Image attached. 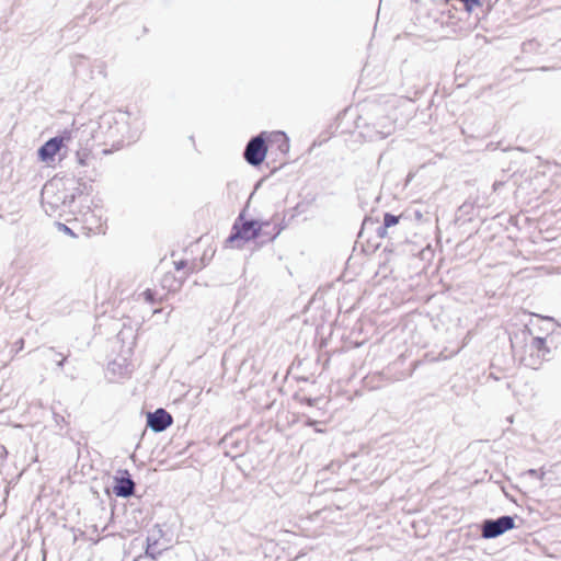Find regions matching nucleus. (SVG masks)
<instances>
[{"instance_id": "4468645a", "label": "nucleus", "mask_w": 561, "mask_h": 561, "mask_svg": "<svg viewBox=\"0 0 561 561\" xmlns=\"http://www.w3.org/2000/svg\"><path fill=\"white\" fill-rule=\"evenodd\" d=\"M146 550L144 554L138 556L134 561H156L162 553V549H158V538L148 536L146 539Z\"/></svg>"}, {"instance_id": "a878e982", "label": "nucleus", "mask_w": 561, "mask_h": 561, "mask_svg": "<svg viewBox=\"0 0 561 561\" xmlns=\"http://www.w3.org/2000/svg\"><path fill=\"white\" fill-rule=\"evenodd\" d=\"M56 355H57L58 357H60L59 359H55V360H56L57 366L62 367V366H64V364H65V362H66V359H67V356H65V355H62V354H60V353H56Z\"/></svg>"}, {"instance_id": "9d476101", "label": "nucleus", "mask_w": 561, "mask_h": 561, "mask_svg": "<svg viewBox=\"0 0 561 561\" xmlns=\"http://www.w3.org/2000/svg\"><path fill=\"white\" fill-rule=\"evenodd\" d=\"M135 482L128 470H118L114 476L113 492L117 497L128 499L135 493Z\"/></svg>"}, {"instance_id": "a211bd4d", "label": "nucleus", "mask_w": 561, "mask_h": 561, "mask_svg": "<svg viewBox=\"0 0 561 561\" xmlns=\"http://www.w3.org/2000/svg\"><path fill=\"white\" fill-rule=\"evenodd\" d=\"M277 136L283 137L282 144L278 146V149L282 153H286L289 150V140L285 133L279 131Z\"/></svg>"}, {"instance_id": "f8f14e48", "label": "nucleus", "mask_w": 561, "mask_h": 561, "mask_svg": "<svg viewBox=\"0 0 561 561\" xmlns=\"http://www.w3.org/2000/svg\"><path fill=\"white\" fill-rule=\"evenodd\" d=\"M62 149V138L53 137L45 141L37 150L38 159L43 162L54 161V158Z\"/></svg>"}, {"instance_id": "c9c22d12", "label": "nucleus", "mask_w": 561, "mask_h": 561, "mask_svg": "<svg viewBox=\"0 0 561 561\" xmlns=\"http://www.w3.org/2000/svg\"><path fill=\"white\" fill-rule=\"evenodd\" d=\"M414 176V173L410 172L407 176V182H409Z\"/></svg>"}, {"instance_id": "39448f33", "label": "nucleus", "mask_w": 561, "mask_h": 561, "mask_svg": "<svg viewBox=\"0 0 561 561\" xmlns=\"http://www.w3.org/2000/svg\"><path fill=\"white\" fill-rule=\"evenodd\" d=\"M526 351L536 352V356H520V363L528 368L538 369L542 362L550 354L546 337L531 336L530 343L526 344Z\"/></svg>"}, {"instance_id": "ddd939ff", "label": "nucleus", "mask_w": 561, "mask_h": 561, "mask_svg": "<svg viewBox=\"0 0 561 561\" xmlns=\"http://www.w3.org/2000/svg\"><path fill=\"white\" fill-rule=\"evenodd\" d=\"M404 240L401 242V252L411 257L421 256V243L419 240V233L413 237L412 232L403 233Z\"/></svg>"}, {"instance_id": "f257e3e1", "label": "nucleus", "mask_w": 561, "mask_h": 561, "mask_svg": "<svg viewBox=\"0 0 561 561\" xmlns=\"http://www.w3.org/2000/svg\"><path fill=\"white\" fill-rule=\"evenodd\" d=\"M357 128L365 140L377 141L390 136L396 130V123L382 106L375 105L369 113L358 116Z\"/></svg>"}, {"instance_id": "e433bc0d", "label": "nucleus", "mask_w": 561, "mask_h": 561, "mask_svg": "<svg viewBox=\"0 0 561 561\" xmlns=\"http://www.w3.org/2000/svg\"><path fill=\"white\" fill-rule=\"evenodd\" d=\"M407 35H413L414 33L412 31H409L405 33Z\"/></svg>"}, {"instance_id": "2f4dec72", "label": "nucleus", "mask_w": 561, "mask_h": 561, "mask_svg": "<svg viewBox=\"0 0 561 561\" xmlns=\"http://www.w3.org/2000/svg\"><path fill=\"white\" fill-rule=\"evenodd\" d=\"M318 422L316 420H312V419H307L306 421V425L308 426H313L316 425Z\"/></svg>"}, {"instance_id": "6e6552de", "label": "nucleus", "mask_w": 561, "mask_h": 561, "mask_svg": "<svg viewBox=\"0 0 561 561\" xmlns=\"http://www.w3.org/2000/svg\"><path fill=\"white\" fill-rule=\"evenodd\" d=\"M515 527L513 516L503 515L495 519H484L481 524V535L484 539L496 538Z\"/></svg>"}, {"instance_id": "bb28decb", "label": "nucleus", "mask_w": 561, "mask_h": 561, "mask_svg": "<svg viewBox=\"0 0 561 561\" xmlns=\"http://www.w3.org/2000/svg\"><path fill=\"white\" fill-rule=\"evenodd\" d=\"M186 265H187V262L185 260H181L179 262H175V268L178 271L183 270L184 267H186Z\"/></svg>"}, {"instance_id": "aec40b11", "label": "nucleus", "mask_w": 561, "mask_h": 561, "mask_svg": "<svg viewBox=\"0 0 561 561\" xmlns=\"http://www.w3.org/2000/svg\"><path fill=\"white\" fill-rule=\"evenodd\" d=\"M319 401H320V398L302 397L300 399L301 403L307 404L309 407L316 405Z\"/></svg>"}, {"instance_id": "c756f323", "label": "nucleus", "mask_w": 561, "mask_h": 561, "mask_svg": "<svg viewBox=\"0 0 561 561\" xmlns=\"http://www.w3.org/2000/svg\"><path fill=\"white\" fill-rule=\"evenodd\" d=\"M522 356H536V352L526 351V345L524 346V354Z\"/></svg>"}, {"instance_id": "9b49d317", "label": "nucleus", "mask_w": 561, "mask_h": 561, "mask_svg": "<svg viewBox=\"0 0 561 561\" xmlns=\"http://www.w3.org/2000/svg\"><path fill=\"white\" fill-rule=\"evenodd\" d=\"M173 423L172 415L164 410L159 408L153 412L147 413V427L154 433H161L170 427Z\"/></svg>"}, {"instance_id": "473e14b6", "label": "nucleus", "mask_w": 561, "mask_h": 561, "mask_svg": "<svg viewBox=\"0 0 561 561\" xmlns=\"http://www.w3.org/2000/svg\"><path fill=\"white\" fill-rule=\"evenodd\" d=\"M518 339V335H515V337H511V344H512V347L513 350H516V340Z\"/></svg>"}, {"instance_id": "1a4fd4ad", "label": "nucleus", "mask_w": 561, "mask_h": 561, "mask_svg": "<svg viewBox=\"0 0 561 561\" xmlns=\"http://www.w3.org/2000/svg\"><path fill=\"white\" fill-rule=\"evenodd\" d=\"M260 225H262L259 236L261 245L273 242L287 226L285 215L278 213L274 214L268 220H260Z\"/></svg>"}, {"instance_id": "c85d7f7f", "label": "nucleus", "mask_w": 561, "mask_h": 561, "mask_svg": "<svg viewBox=\"0 0 561 561\" xmlns=\"http://www.w3.org/2000/svg\"><path fill=\"white\" fill-rule=\"evenodd\" d=\"M503 185H504V182H502V181L494 182L493 183V191L494 192L499 191Z\"/></svg>"}, {"instance_id": "7c9ffc66", "label": "nucleus", "mask_w": 561, "mask_h": 561, "mask_svg": "<svg viewBox=\"0 0 561 561\" xmlns=\"http://www.w3.org/2000/svg\"><path fill=\"white\" fill-rule=\"evenodd\" d=\"M367 222H368V218H365L364 221H363V225H362V229H360L359 234H358L359 238L363 236V232H364V229H365Z\"/></svg>"}, {"instance_id": "f704fd0d", "label": "nucleus", "mask_w": 561, "mask_h": 561, "mask_svg": "<svg viewBox=\"0 0 561 561\" xmlns=\"http://www.w3.org/2000/svg\"><path fill=\"white\" fill-rule=\"evenodd\" d=\"M528 474H530V476H537V470H535V469H530V470H528Z\"/></svg>"}, {"instance_id": "72a5a7b5", "label": "nucleus", "mask_w": 561, "mask_h": 561, "mask_svg": "<svg viewBox=\"0 0 561 561\" xmlns=\"http://www.w3.org/2000/svg\"><path fill=\"white\" fill-rule=\"evenodd\" d=\"M529 335H530L529 331H523L522 332L523 341H526Z\"/></svg>"}, {"instance_id": "4be33fe9", "label": "nucleus", "mask_w": 561, "mask_h": 561, "mask_svg": "<svg viewBox=\"0 0 561 561\" xmlns=\"http://www.w3.org/2000/svg\"><path fill=\"white\" fill-rule=\"evenodd\" d=\"M463 7L466 8L467 12H470L472 10L473 5H479V0H462Z\"/></svg>"}, {"instance_id": "20e7f679", "label": "nucleus", "mask_w": 561, "mask_h": 561, "mask_svg": "<svg viewBox=\"0 0 561 561\" xmlns=\"http://www.w3.org/2000/svg\"><path fill=\"white\" fill-rule=\"evenodd\" d=\"M266 139V131H262L245 145L243 158L250 165L259 167L264 161L267 153Z\"/></svg>"}, {"instance_id": "dca6fc26", "label": "nucleus", "mask_w": 561, "mask_h": 561, "mask_svg": "<svg viewBox=\"0 0 561 561\" xmlns=\"http://www.w3.org/2000/svg\"><path fill=\"white\" fill-rule=\"evenodd\" d=\"M90 156H91V152L88 149H79L76 152L77 161L82 167L88 165V161L90 159Z\"/></svg>"}, {"instance_id": "412c9836", "label": "nucleus", "mask_w": 561, "mask_h": 561, "mask_svg": "<svg viewBox=\"0 0 561 561\" xmlns=\"http://www.w3.org/2000/svg\"><path fill=\"white\" fill-rule=\"evenodd\" d=\"M108 369L112 370L113 373H116L118 371L121 375H123V366L121 364H118L116 360H113L108 364Z\"/></svg>"}, {"instance_id": "f03ea898", "label": "nucleus", "mask_w": 561, "mask_h": 561, "mask_svg": "<svg viewBox=\"0 0 561 561\" xmlns=\"http://www.w3.org/2000/svg\"><path fill=\"white\" fill-rule=\"evenodd\" d=\"M247 208H243L236 218L231 232L226 240V243L234 244L236 248L241 249L245 242L259 239L262 225L259 219H247Z\"/></svg>"}, {"instance_id": "4c0bfd02", "label": "nucleus", "mask_w": 561, "mask_h": 561, "mask_svg": "<svg viewBox=\"0 0 561 561\" xmlns=\"http://www.w3.org/2000/svg\"><path fill=\"white\" fill-rule=\"evenodd\" d=\"M411 1L414 2V3H417L419 0H411Z\"/></svg>"}, {"instance_id": "0eeeda50", "label": "nucleus", "mask_w": 561, "mask_h": 561, "mask_svg": "<svg viewBox=\"0 0 561 561\" xmlns=\"http://www.w3.org/2000/svg\"><path fill=\"white\" fill-rule=\"evenodd\" d=\"M407 356L400 355L394 362L388 365L382 371L379 373L381 379L388 381H399L410 377L413 370L417 367L420 360H413L409 364L408 368H404Z\"/></svg>"}, {"instance_id": "b1692460", "label": "nucleus", "mask_w": 561, "mask_h": 561, "mask_svg": "<svg viewBox=\"0 0 561 561\" xmlns=\"http://www.w3.org/2000/svg\"><path fill=\"white\" fill-rule=\"evenodd\" d=\"M154 295L156 293L151 289H146L144 291L145 299L151 304L154 302Z\"/></svg>"}, {"instance_id": "423d86ee", "label": "nucleus", "mask_w": 561, "mask_h": 561, "mask_svg": "<svg viewBox=\"0 0 561 561\" xmlns=\"http://www.w3.org/2000/svg\"><path fill=\"white\" fill-rule=\"evenodd\" d=\"M42 201L43 204L49 205L53 209L71 210L76 201V193H69L67 190L54 193L53 184L45 185L42 191Z\"/></svg>"}, {"instance_id": "5701e85b", "label": "nucleus", "mask_w": 561, "mask_h": 561, "mask_svg": "<svg viewBox=\"0 0 561 561\" xmlns=\"http://www.w3.org/2000/svg\"><path fill=\"white\" fill-rule=\"evenodd\" d=\"M387 230H388V227H386V225H380L376 228V234L377 237L379 238H385L387 236Z\"/></svg>"}, {"instance_id": "f3484780", "label": "nucleus", "mask_w": 561, "mask_h": 561, "mask_svg": "<svg viewBox=\"0 0 561 561\" xmlns=\"http://www.w3.org/2000/svg\"><path fill=\"white\" fill-rule=\"evenodd\" d=\"M79 133V128L76 129H65L58 137L62 138V147L66 141H70L72 138H77Z\"/></svg>"}, {"instance_id": "2eb2a0df", "label": "nucleus", "mask_w": 561, "mask_h": 561, "mask_svg": "<svg viewBox=\"0 0 561 561\" xmlns=\"http://www.w3.org/2000/svg\"><path fill=\"white\" fill-rule=\"evenodd\" d=\"M221 443L226 447L230 448L231 451L236 453L231 456L233 458L237 456H242L247 447V444L242 440L233 439L232 434L225 435Z\"/></svg>"}, {"instance_id": "cd10ccee", "label": "nucleus", "mask_w": 561, "mask_h": 561, "mask_svg": "<svg viewBox=\"0 0 561 561\" xmlns=\"http://www.w3.org/2000/svg\"><path fill=\"white\" fill-rule=\"evenodd\" d=\"M54 420L57 425H59L61 422H65V417L58 413H54Z\"/></svg>"}, {"instance_id": "6ab92c4d", "label": "nucleus", "mask_w": 561, "mask_h": 561, "mask_svg": "<svg viewBox=\"0 0 561 561\" xmlns=\"http://www.w3.org/2000/svg\"><path fill=\"white\" fill-rule=\"evenodd\" d=\"M87 188H88L87 184L84 182L79 181L78 185L72 191H69V193H76V198H77L78 196H81L82 194H84Z\"/></svg>"}, {"instance_id": "7ed1b4c3", "label": "nucleus", "mask_w": 561, "mask_h": 561, "mask_svg": "<svg viewBox=\"0 0 561 561\" xmlns=\"http://www.w3.org/2000/svg\"><path fill=\"white\" fill-rule=\"evenodd\" d=\"M383 225L388 228L398 226L401 233L412 232L413 237H416L421 229V208L414 204L398 216L386 213L383 215Z\"/></svg>"}, {"instance_id": "393cba45", "label": "nucleus", "mask_w": 561, "mask_h": 561, "mask_svg": "<svg viewBox=\"0 0 561 561\" xmlns=\"http://www.w3.org/2000/svg\"><path fill=\"white\" fill-rule=\"evenodd\" d=\"M58 228H59V230L72 236V237L75 236L73 231L69 227H67L65 224L59 222Z\"/></svg>"}]
</instances>
